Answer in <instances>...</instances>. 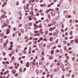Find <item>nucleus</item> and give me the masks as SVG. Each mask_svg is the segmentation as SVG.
<instances>
[{
	"label": "nucleus",
	"mask_w": 78,
	"mask_h": 78,
	"mask_svg": "<svg viewBox=\"0 0 78 78\" xmlns=\"http://www.w3.org/2000/svg\"><path fill=\"white\" fill-rule=\"evenodd\" d=\"M25 11L26 12H29V9L28 7H26L25 9Z\"/></svg>",
	"instance_id": "nucleus-1"
},
{
	"label": "nucleus",
	"mask_w": 78,
	"mask_h": 78,
	"mask_svg": "<svg viewBox=\"0 0 78 78\" xmlns=\"http://www.w3.org/2000/svg\"><path fill=\"white\" fill-rule=\"evenodd\" d=\"M64 6L66 9H69V5L68 4L65 5Z\"/></svg>",
	"instance_id": "nucleus-2"
},
{
	"label": "nucleus",
	"mask_w": 78,
	"mask_h": 78,
	"mask_svg": "<svg viewBox=\"0 0 78 78\" xmlns=\"http://www.w3.org/2000/svg\"><path fill=\"white\" fill-rule=\"evenodd\" d=\"M26 67H30V65L29 64V62H27L26 64Z\"/></svg>",
	"instance_id": "nucleus-3"
},
{
	"label": "nucleus",
	"mask_w": 78,
	"mask_h": 78,
	"mask_svg": "<svg viewBox=\"0 0 78 78\" xmlns=\"http://www.w3.org/2000/svg\"><path fill=\"white\" fill-rule=\"evenodd\" d=\"M31 17L33 18L34 20H36V18L35 17V15H34V16H31Z\"/></svg>",
	"instance_id": "nucleus-4"
},
{
	"label": "nucleus",
	"mask_w": 78,
	"mask_h": 78,
	"mask_svg": "<svg viewBox=\"0 0 78 78\" xmlns=\"http://www.w3.org/2000/svg\"><path fill=\"white\" fill-rule=\"evenodd\" d=\"M9 29H8L7 30V32H6V34H8L9 33Z\"/></svg>",
	"instance_id": "nucleus-5"
},
{
	"label": "nucleus",
	"mask_w": 78,
	"mask_h": 78,
	"mask_svg": "<svg viewBox=\"0 0 78 78\" xmlns=\"http://www.w3.org/2000/svg\"><path fill=\"white\" fill-rule=\"evenodd\" d=\"M37 27H39V28H41L42 27L41 26V24H39V26L38 25L37 26Z\"/></svg>",
	"instance_id": "nucleus-6"
},
{
	"label": "nucleus",
	"mask_w": 78,
	"mask_h": 78,
	"mask_svg": "<svg viewBox=\"0 0 78 78\" xmlns=\"http://www.w3.org/2000/svg\"><path fill=\"white\" fill-rule=\"evenodd\" d=\"M40 33L36 34L34 35L35 36H40Z\"/></svg>",
	"instance_id": "nucleus-7"
},
{
	"label": "nucleus",
	"mask_w": 78,
	"mask_h": 78,
	"mask_svg": "<svg viewBox=\"0 0 78 78\" xmlns=\"http://www.w3.org/2000/svg\"><path fill=\"white\" fill-rule=\"evenodd\" d=\"M44 51H43L42 52V54L41 55V57H43V56H44Z\"/></svg>",
	"instance_id": "nucleus-8"
},
{
	"label": "nucleus",
	"mask_w": 78,
	"mask_h": 78,
	"mask_svg": "<svg viewBox=\"0 0 78 78\" xmlns=\"http://www.w3.org/2000/svg\"><path fill=\"white\" fill-rule=\"evenodd\" d=\"M76 43H78V38H76L74 40Z\"/></svg>",
	"instance_id": "nucleus-9"
},
{
	"label": "nucleus",
	"mask_w": 78,
	"mask_h": 78,
	"mask_svg": "<svg viewBox=\"0 0 78 78\" xmlns=\"http://www.w3.org/2000/svg\"><path fill=\"white\" fill-rule=\"evenodd\" d=\"M23 54H27V51H24V50H23Z\"/></svg>",
	"instance_id": "nucleus-10"
},
{
	"label": "nucleus",
	"mask_w": 78,
	"mask_h": 78,
	"mask_svg": "<svg viewBox=\"0 0 78 78\" xmlns=\"http://www.w3.org/2000/svg\"><path fill=\"white\" fill-rule=\"evenodd\" d=\"M51 53L52 55H54V51H53V50L51 51Z\"/></svg>",
	"instance_id": "nucleus-11"
},
{
	"label": "nucleus",
	"mask_w": 78,
	"mask_h": 78,
	"mask_svg": "<svg viewBox=\"0 0 78 78\" xmlns=\"http://www.w3.org/2000/svg\"><path fill=\"white\" fill-rule=\"evenodd\" d=\"M53 28L52 27H51L49 29V31H53Z\"/></svg>",
	"instance_id": "nucleus-12"
},
{
	"label": "nucleus",
	"mask_w": 78,
	"mask_h": 78,
	"mask_svg": "<svg viewBox=\"0 0 78 78\" xmlns=\"http://www.w3.org/2000/svg\"><path fill=\"white\" fill-rule=\"evenodd\" d=\"M29 17L28 18L29 20H32V18H31L30 16H29Z\"/></svg>",
	"instance_id": "nucleus-13"
},
{
	"label": "nucleus",
	"mask_w": 78,
	"mask_h": 78,
	"mask_svg": "<svg viewBox=\"0 0 78 78\" xmlns=\"http://www.w3.org/2000/svg\"><path fill=\"white\" fill-rule=\"evenodd\" d=\"M51 25H53V24L52 23H51V24H49L48 25V27H51Z\"/></svg>",
	"instance_id": "nucleus-14"
},
{
	"label": "nucleus",
	"mask_w": 78,
	"mask_h": 78,
	"mask_svg": "<svg viewBox=\"0 0 78 78\" xmlns=\"http://www.w3.org/2000/svg\"><path fill=\"white\" fill-rule=\"evenodd\" d=\"M30 14H31V15H32V16H33L34 13L32 12H30Z\"/></svg>",
	"instance_id": "nucleus-15"
},
{
	"label": "nucleus",
	"mask_w": 78,
	"mask_h": 78,
	"mask_svg": "<svg viewBox=\"0 0 78 78\" xmlns=\"http://www.w3.org/2000/svg\"><path fill=\"white\" fill-rule=\"evenodd\" d=\"M37 41H35L34 42V44H37Z\"/></svg>",
	"instance_id": "nucleus-16"
},
{
	"label": "nucleus",
	"mask_w": 78,
	"mask_h": 78,
	"mask_svg": "<svg viewBox=\"0 0 78 78\" xmlns=\"http://www.w3.org/2000/svg\"><path fill=\"white\" fill-rule=\"evenodd\" d=\"M15 51H16V53H17L19 52V50H18V49L16 48L15 49Z\"/></svg>",
	"instance_id": "nucleus-17"
},
{
	"label": "nucleus",
	"mask_w": 78,
	"mask_h": 78,
	"mask_svg": "<svg viewBox=\"0 0 78 78\" xmlns=\"http://www.w3.org/2000/svg\"><path fill=\"white\" fill-rule=\"evenodd\" d=\"M31 25H32V23H29L28 24V26H29V27H30L31 26Z\"/></svg>",
	"instance_id": "nucleus-18"
},
{
	"label": "nucleus",
	"mask_w": 78,
	"mask_h": 78,
	"mask_svg": "<svg viewBox=\"0 0 78 78\" xmlns=\"http://www.w3.org/2000/svg\"><path fill=\"white\" fill-rule=\"evenodd\" d=\"M19 2H17L16 3V6H18L19 5Z\"/></svg>",
	"instance_id": "nucleus-19"
},
{
	"label": "nucleus",
	"mask_w": 78,
	"mask_h": 78,
	"mask_svg": "<svg viewBox=\"0 0 78 78\" xmlns=\"http://www.w3.org/2000/svg\"><path fill=\"white\" fill-rule=\"evenodd\" d=\"M51 14L52 16H53V17L55 16V14H54L53 13V12H51Z\"/></svg>",
	"instance_id": "nucleus-20"
},
{
	"label": "nucleus",
	"mask_w": 78,
	"mask_h": 78,
	"mask_svg": "<svg viewBox=\"0 0 78 78\" xmlns=\"http://www.w3.org/2000/svg\"><path fill=\"white\" fill-rule=\"evenodd\" d=\"M72 33H73V31H71L70 33V35H71V36H72Z\"/></svg>",
	"instance_id": "nucleus-21"
},
{
	"label": "nucleus",
	"mask_w": 78,
	"mask_h": 78,
	"mask_svg": "<svg viewBox=\"0 0 78 78\" xmlns=\"http://www.w3.org/2000/svg\"><path fill=\"white\" fill-rule=\"evenodd\" d=\"M39 65H41L42 64V62H39Z\"/></svg>",
	"instance_id": "nucleus-22"
},
{
	"label": "nucleus",
	"mask_w": 78,
	"mask_h": 78,
	"mask_svg": "<svg viewBox=\"0 0 78 78\" xmlns=\"http://www.w3.org/2000/svg\"><path fill=\"white\" fill-rule=\"evenodd\" d=\"M46 46V44H44L43 45V47H45Z\"/></svg>",
	"instance_id": "nucleus-23"
},
{
	"label": "nucleus",
	"mask_w": 78,
	"mask_h": 78,
	"mask_svg": "<svg viewBox=\"0 0 78 78\" xmlns=\"http://www.w3.org/2000/svg\"><path fill=\"white\" fill-rule=\"evenodd\" d=\"M73 41H74V40H72L71 41V44H72L73 43Z\"/></svg>",
	"instance_id": "nucleus-24"
},
{
	"label": "nucleus",
	"mask_w": 78,
	"mask_h": 78,
	"mask_svg": "<svg viewBox=\"0 0 78 78\" xmlns=\"http://www.w3.org/2000/svg\"><path fill=\"white\" fill-rule=\"evenodd\" d=\"M21 33H18V36H21Z\"/></svg>",
	"instance_id": "nucleus-25"
},
{
	"label": "nucleus",
	"mask_w": 78,
	"mask_h": 78,
	"mask_svg": "<svg viewBox=\"0 0 78 78\" xmlns=\"http://www.w3.org/2000/svg\"><path fill=\"white\" fill-rule=\"evenodd\" d=\"M28 40H29V38H27V40H25V42H28Z\"/></svg>",
	"instance_id": "nucleus-26"
},
{
	"label": "nucleus",
	"mask_w": 78,
	"mask_h": 78,
	"mask_svg": "<svg viewBox=\"0 0 78 78\" xmlns=\"http://www.w3.org/2000/svg\"><path fill=\"white\" fill-rule=\"evenodd\" d=\"M45 34H47L48 33V31H45Z\"/></svg>",
	"instance_id": "nucleus-27"
},
{
	"label": "nucleus",
	"mask_w": 78,
	"mask_h": 78,
	"mask_svg": "<svg viewBox=\"0 0 78 78\" xmlns=\"http://www.w3.org/2000/svg\"><path fill=\"white\" fill-rule=\"evenodd\" d=\"M53 40V38H51L50 39H49V41H52V40Z\"/></svg>",
	"instance_id": "nucleus-28"
},
{
	"label": "nucleus",
	"mask_w": 78,
	"mask_h": 78,
	"mask_svg": "<svg viewBox=\"0 0 78 78\" xmlns=\"http://www.w3.org/2000/svg\"><path fill=\"white\" fill-rule=\"evenodd\" d=\"M27 38H28V36H26L25 37L24 39H27Z\"/></svg>",
	"instance_id": "nucleus-29"
},
{
	"label": "nucleus",
	"mask_w": 78,
	"mask_h": 78,
	"mask_svg": "<svg viewBox=\"0 0 78 78\" xmlns=\"http://www.w3.org/2000/svg\"><path fill=\"white\" fill-rule=\"evenodd\" d=\"M48 12H49V10H46V13H48Z\"/></svg>",
	"instance_id": "nucleus-30"
},
{
	"label": "nucleus",
	"mask_w": 78,
	"mask_h": 78,
	"mask_svg": "<svg viewBox=\"0 0 78 78\" xmlns=\"http://www.w3.org/2000/svg\"><path fill=\"white\" fill-rule=\"evenodd\" d=\"M12 49V48L11 47H10L9 48V50H11Z\"/></svg>",
	"instance_id": "nucleus-31"
},
{
	"label": "nucleus",
	"mask_w": 78,
	"mask_h": 78,
	"mask_svg": "<svg viewBox=\"0 0 78 78\" xmlns=\"http://www.w3.org/2000/svg\"><path fill=\"white\" fill-rule=\"evenodd\" d=\"M38 32H39V31H37V30H35L34 31V33H38Z\"/></svg>",
	"instance_id": "nucleus-32"
},
{
	"label": "nucleus",
	"mask_w": 78,
	"mask_h": 78,
	"mask_svg": "<svg viewBox=\"0 0 78 78\" xmlns=\"http://www.w3.org/2000/svg\"><path fill=\"white\" fill-rule=\"evenodd\" d=\"M41 16H44V14L42 13L41 14Z\"/></svg>",
	"instance_id": "nucleus-33"
},
{
	"label": "nucleus",
	"mask_w": 78,
	"mask_h": 78,
	"mask_svg": "<svg viewBox=\"0 0 78 78\" xmlns=\"http://www.w3.org/2000/svg\"><path fill=\"white\" fill-rule=\"evenodd\" d=\"M37 47V46L36 45H33L34 48H35V47Z\"/></svg>",
	"instance_id": "nucleus-34"
},
{
	"label": "nucleus",
	"mask_w": 78,
	"mask_h": 78,
	"mask_svg": "<svg viewBox=\"0 0 78 78\" xmlns=\"http://www.w3.org/2000/svg\"><path fill=\"white\" fill-rule=\"evenodd\" d=\"M5 62L8 64H9V62L8 61H6Z\"/></svg>",
	"instance_id": "nucleus-35"
},
{
	"label": "nucleus",
	"mask_w": 78,
	"mask_h": 78,
	"mask_svg": "<svg viewBox=\"0 0 78 78\" xmlns=\"http://www.w3.org/2000/svg\"><path fill=\"white\" fill-rule=\"evenodd\" d=\"M51 17V16H50V15H48V18H50Z\"/></svg>",
	"instance_id": "nucleus-36"
},
{
	"label": "nucleus",
	"mask_w": 78,
	"mask_h": 78,
	"mask_svg": "<svg viewBox=\"0 0 78 78\" xmlns=\"http://www.w3.org/2000/svg\"><path fill=\"white\" fill-rule=\"evenodd\" d=\"M36 16H39V13H37L36 14Z\"/></svg>",
	"instance_id": "nucleus-37"
},
{
	"label": "nucleus",
	"mask_w": 78,
	"mask_h": 78,
	"mask_svg": "<svg viewBox=\"0 0 78 78\" xmlns=\"http://www.w3.org/2000/svg\"><path fill=\"white\" fill-rule=\"evenodd\" d=\"M49 35L50 36H52V35H53V34L52 33H49Z\"/></svg>",
	"instance_id": "nucleus-38"
},
{
	"label": "nucleus",
	"mask_w": 78,
	"mask_h": 78,
	"mask_svg": "<svg viewBox=\"0 0 78 78\" xmlns=\"http://www.w3.org/2000/svg\"><path fill=\"white\" fill-rule=\"evenodd\" d=\"M65 56L66 57H67V55H68V54H67V53H66L65 54Z\"/></svg>",
	"instance_id": "nucleus-39"
},
{
	"label": "nucleus",
	"mask_w": 78,
	"mask_h": 78,
	"mask_svg": "<svg viewBox=\"0 0 78 78\" xmlns=\"http://www.w3.org/2000/svg\"><path fill=\"white\" fill-rule=\"evenodd\" d=\"M3 38H4V39H5V38H7V37L6 36H4Z\"/></svg>",
	"instance_id": "nucleus-40"
},
{
	"label": "nucleus",
	"mask_w": 78,
	"mask_h": 78,
	"mask_svg": "<svg viewBox=\"0 0 78 78\" xmlns=\"http://www.w3.org/2000/svg\"><path fill=\"white\" fill-rule=\"evenodd\" d=\"M67 11H65L64 12V14H67Z\"/></svg>",
	"instance_id": "nucleus-41"
},
{
	"label": "nucleus",
	"mask_w": 78,
	"mask_h": 78,
	"mask_svg": "<svg viewBox=\"0 0 78 78\" xmlns=\"http://www.w3.org/2000/svg\"><path fill=\"white\" fill-rule=\"evenodd\" d=\"M57 66H59V65H60V63H58L57 64Z\"/></svg>",
	"instance_id": "nucleus-42"
},
{
	"label": "nucleus",
	"mask_w": 78,
	"mask_h": 78,
	"mask_svg": "<svg viewBox=\"0 0 78 78\" xmlns=\"http://www.w3.org/2000/svg\"><path fill=\"white\" fill-rule=\"evenodd\" d=\"M66 59H69V56H67L66 57Z\"/></svg>",
	"instance_id": "nucleus-43"
},
{
	"label": "nucleus",
	"mask_w": 78,
	"mask_h": 78,
	"mask_svg": "<svg viewBox=\"0 0 78 78\" xmlns=\"http://www.w3.org/2000/svg\"><path fill=\"white\" fill-rule=\"evenodd\" d=\"M2 63L3 64H4V65H5V62H2Z\"/></svg>",
	"instance_id": "nucleus-44"
},
{
	"label": "nucleus",
	"mask_w": 78,
	"mask_h": 78,
	"mask_svg": "<svg viewBox=\"0 0 78 78\" xmlns=\"http://www.w3.org/2000/svg\"><path fill=\"white\" fill-rule=\"evenodd\" d=\"M9 56H10V57H11V56H12V54L10 53L9 54Z\"/></svg>",
	"instance_id": "nucleus-45"
},
{
	"label": "nucleus",
	"mask_w": 78,
	"mask_h": 78,
	"mask_svg": "<svg viewBox=\"0 0 78 78\" xmlns=\"http://www.w3.org/2000/svg\"><path fill=\"white\" fill-rule=\"evenodd\" d=\"M38 39L37 38H35L34 39V40H35V41H37V40Z\"/></svg>",
	"instance_id": "nucleus-46"
},
{
	"label": "nucleus",
	"mask_w": 78,
	"mask_h": 78,
	"mask_svg": "<svg viewBox=\"0 0 78 78\" xmlns=\"http://www.w3.org/2000/svg\"><path fill=\"white\" fill-rule=\"evenodd\" d=\"M15 36H16V34H13V37H15Z\"/></svg>",
	"instance_id": "nucleus-47"
},
{
	"label": "nucleus",
	"mask_w": 78,
	"mask_h": 78,
	"mask_svg": "<svg viewBox=\"0 0 78 78\" xmlns=\"http://www.w3.org/2000/svg\"><path fill=\"white\" fill-rule=\"evenodd\" d=\"M22 68H20V72H22Z\"/></svg>",
	"instance_id": "nucleus-48"
},
{
	"label": "nucleus",
	"mask_w": 78,
	"mask_h": 78,
	"mask_svg": "<svg viewBox=\"0 0 78 78\" xmlns=\"http://www.w3.org/2000/svg\"><path fill=\"white\" fill-rule=\"evenodd\" d=\"M50 77H51V78H53V75H52V74H51V75H50Z\"/></svg>",
	"instance_id": "nucleus-49"
},
{
	"label": "nucleus",
	"mask_w": 78,
	"mask_h": 78,
	"mask_svg": "<svg viewBox=\"0 0 78 78\" xmlns=\"http://www.w3.org/2000/svg\"><path fill=\"white\" fill-rule=\"evenodd\" d=\"M70 44L69 43H68V46H70Z\"/></svg>",
	"instance_id": "nucleus-50"
},
{
	"label": "nucleus",
	"mask_w": 78,
	"mask_h": 78,
	"mask_svg": "<svg viewBox=\"0 0 78 78\" xmlns=\"http://www.w3.org/2000/svg\"><path fill=\"white\" fill-rule=\"evenodd\" d=\"M22 26V24H20L19 25V27H21Z\"/></svg>",
	"instance_id": "nucleus-51"
},
{
	"label": "nucleus",
	"mask_w": 78,
	"mask_h": 78,
	"mask_svg": "<svg viewBox=\"0 0 78 78\" xmlns=\"http://www.w3.org/2000/svg\"><path fill=\"white\" fill-rule=\"evenodd\" d=\"M33 39V37H31L29 38L30 40H31Z\"/></svg>",
	"instance_id": "nucleus-52"
},
{
	"label": "nucleus",
	"mask_w": 78,
	"mask_h": 78,
	"mask_svg": "<svg viewBox=\"0 0 78 78\" xmlns=\"http://www.w3.org/2000/svg\"><path fill=\"white\" fill-rule=\"evenodd\" d=\"M67 17L68 18H70L71 17V16H67Z\"/></svg>",
	"instance_id": "nucleus-53"
},
{
	"label": "nucleus",
	"mask_w": 78,
	"mask_h": 78,
	"mask_svg": "<svg viewBox=\"0 0 78 78\" xmlns=\"http://www.w3.org/2000/svg\"><path fill=\"white\" fill-rule=\"evenodd\" d=\"M25 58V56H23L22 57V58H23V59H24V58Z\"/></svg>",
	"instance_id": "nucleus-54"
},
{
	"label": "nucleus",
	"mask_w": 78,
	"mask_h": 78,
	"mask_svg": "<svg viewBox=\"0 0 78 78\" xmlns=\"http://www.w3.org/2000/svg\"><path fill=\"white\" fill-rule=\"evenodd\" d=\"M32 64L33 65H34V66L35 65H36V64L35 63H34V62H33Z\"/></svg>",
	"instance_id": "nucleus-55"
},
{
	"label": "nucleus",
	"mask_w": 78,
	"mask_h": 78,
	"mask_svg": "<svg viewBox=\"0 0 78 78\" xmlns=\"http://www.w3.org/2000/svg\"><path fill=\"white\" fill-rule=\"evenodd\" d=\"M72 50V48L69 47V50Z\"/></svg>",
	"instance_id": "nucleus-56"
},
{
	"label": "nucleus",
	"mask_w": 78,
	"mask_h": 78,
	"mask_svg": "<svg viewBox=\"0 0 78 78\" xmlns=\"http://www.w3.org/2000/svg\"><path fill=\"white\" fill-rule=\"evenodd\" d=\"M13 31H16V28H14L13 29Z\"/></svg>",
	"instance_id": "nucleus-57"
},
{
	"label": "nucleus",
	"mask_w": 78,
	"mask_h": 78,
	"mask_svg": "<svg viewBox=\"0 0 78 78\" xmlns=\"http://www.w3.org/2000/svg\"><path fill=\"white\" fill-rule=\"evenodd\" d=\"M6 73H9V71L8 70L6 71Z\"/></svg>",
	"instance_id": "nucleus-58"
},
{
	"label": "nucleus",
	"mask_w": 78,
	"mask_h": 78,
	"mask_svg": "<svg viewBox=\"0 0 78 78\" xmlns=\"http://www.w3.org/2000/svg\"><path fill=\"white\" fill-rule=\"evenodd\" d=\"M25 0H23V3H25Z\"/></svg>",
	"instance_id": "nucleus-59"
},
{
	"label": "nucleus",
	"mask_w": 78,
	"mask_h": 78,
	"mask_svg": "<svg viewBox=\"0 0 78 78\" xmlns=\"http://www.w3.org/2000/svg\"><path fill=\"white\" fill-rule=\"evenodd\" d=\"M44 59V57H42L41 60H42V61H43Z\"/></svg>",
	"instance_id": "nucleus-60"
},
{
	"label": "nucleus",
	"mask_w": 78,
	"mask_h": 78,
	"mask_svg": "<svg viewBox=\"0 0 78 78\" xmlns=\"http://www.w3.org/2000/svg\"><path fill=\"white\" fill-rule=\"evenodd\" d=\"M72 60L73 61H75V58L73 57L72 58Z\"/></svg>",
	"instance_id": "nucleus-61"
},
{
	"label": "nucleus",
	"mask_w": 78,
	"mask_h": 78,
	"mask_svg": "<svg viewBox=\"0 0 78 78\" xmlns=\"http://www.w3.org/2000/svg\"><path fill=\"white\" fill-rule=\"evenodd\" d=\"M18 48H21V46H20V45H19V46H18Z\"/></svg>",
	"instance_id": "nucleus-62"
},
{
	"label": "nucleus",
	"mask_w": 78,
	"mask_h": 78,
	"mask_svg": "<svg viewBox=\"0 0 78 78\" xmlns=\"http://www.w3.org/2000/svg\"><path fill=\"white\" fill-rule=\"evenodd\" d=\"M41 34H44V32H41Z\"/></svg>",
	"instance_id": "nucleus-63"
},
{
	"label": "nucleus",
	"mask_w": 78,
	"mask_h": 78,
	"mask_svg": "<svg viewBox=\"0 0 78 78\" xmlns=\"http://www.w3.org/2000/svg\"><path fill=\"white\" fill-rule=\"evenodd\" d=\"M62 78H64V75H62Z\"/></svg>",
	"instance_id": "nucleus-64"
}]
</instances>
